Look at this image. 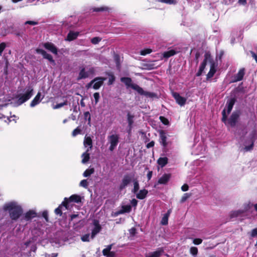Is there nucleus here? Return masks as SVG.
<instances>
[{
  "mask_svg": "<svg viewBox=\"0 0 257 257\" xmlns=\"http://www.w3.org/2000/svg\"><path fill=\"white\" fill-rule=\"evenodd\" d=\"M89 75L87 72L86 68L82 67L80 69V71L79 73V75L77 78V80H79L82 79H85L89 77Z\"/></svg>",
  "mask_w": 257,
  "mask_h": 257,
  "instance_id": "a211bd4d",
  "label": "nucleus"
},
{
  "mask_svg": "<svg viewBox=\"0 0 257 257\" xmlns=\"http://www.w3.org/2000/svg\"><path fill=\"white\" fill-rule=\"evenodd\" d=\"M154 145H155L154 142L151 141L149 143L147 144V147L148 148H152V147H154Z\"/></svg>",
  "mask_w": 257,
  "mask_h": 257,
  "instance_id": "e2e57ef3",
  "label": "nucleus"
},
{
  "mask_svg": "<svg viewBox=\"0 0 257 257\" xmlns=\"http://www.w3.org/2000/svg\"><path fill=\"white\" fill-rule=\"evenodd\" d=\"M43 98V97L41 98V93L38 92L33 100L31 101L30 106L33 107L38 104Z\"/></svg>",
  "mask_w": 257,
  "mask_h": 257,
  "instance_id": "aec40b11",
  "label": "nucleus"
},
{
  "mask_svg": "<svg viewBox=\"0 0 257 257\" xmlns=\"http://www.w3.org/2000/svg\"><path fill=\"white\" fill-rule=\"evenodd\" d=\"M168 215L166 214L164 216V217L162 218L161 220V223L163 225H166L168 223Z\"/></svg>",
  "mask_w": 257,
  "mask_h": 257,
  "instance_id": "a18cd8bd",
  "label": "nucleus"
},
{
  "mask_svg": "<svg viewBox=\"0 0 257 257\" xmlns=\"http://www.w3.org/2000/svg\"><path fill=\"white\" fill-rule=\"evenodd\" d=\"M81 132V130L79 128V127H77L76 128H75L72 132V135L73 137H75L76 135L80 134Z\"/></svg>",
  "mask_w": 257,
  "mask_h": 257,
  "instance_id": "c03bdc74",
  "label": "nucleus"
},
{
  "mask_svg": "<svg viewBox=\"0 0 257 257\" xmlns=\"http://www.w3.org/2000/svg\"><path fill=\"white\" fill-rule=\"evenodd\" d=\"M44 47L55 54H57V49L55 45L51 43H46L44 44Z\"/></svg>",
  "mask_w": 257,
  "mask_h": 257,
  "instance_id": "6ab92c4d",
  "label": "nucleus"
},
{
  "mask_svg": "<svg viewBox=\"0 0 257 257\" xmlns=\"http://www.w3.org/2000/svg\"><path fill=\"white\" fill-rule=\"evenodd\" d=\"M81 240L83 241H89L90 240V234H86L83 236H81Z\"/></svg>",
  "mask_w": 257,
  "mask_h": 257,
  "instance_id": "37998d69",
  "label": "nucleus"
},
{
  "mask_svg": "<svg viewBox=\"0 0 257 257\" xmlns=\"http://www.w3.org/2000/svg\"><path fill=\"white\" fill-rule=\"evenodd\" d=\"M87 72L89 76L90 75H93L96 71L95 68L91 66H88L86 67Z\"/></svg>",
  "mask_w": 257,
  "mask_h": 257,
  "instance_id": "473e14b6",
  "label": "nucleus"
},
{
  "mask_svg": "<svg viewBox=\"0 0 257 257\" xmlns=\"http://www.w3.org/2000/svg\"><path fill=\"white\" fill-rule=\"evenodd\" d=\"M190 197V195L188 193H185L183 196L182 197L180 202L181 203L184 202L187 199H188Z\"/></svg>",
  "mask_w": 257,
  "mask_h": 257,
  "instance_id": "79ce46f5",
  "label": "nucleus"
},
{
  "mask_svg": "<svg viewBox=\"0 0 257 257\" xmlns=\"http://www.w3.org/2000/svg\"><path fill=\"white\" fill-rule=\"evenodd\" d=\"M173 96L178 104L180 106H183L185 105L187 100L186 98L181 96L177 92H174L173 93Z\"/></svg>",
  "mask_w": 257,
  "mask_h": 257,
  "instance_id": "dca6fc26",
  "label": "nucleus"
},
{
  "mask_svg": "<svg viewBox=\"0 0 257 257\" xmlns=\"http://www.w3.org/2000/svg\"><path fill=\"white\" fill-rule=\"evenodd\" d=\"M148 193V191L146 189H142L138 191L137 193H135L136 195V197L139 199H144L146 198L147 194Z\"/></svg>",
  "mask_w": 257,
  "mask_h": 257,
  "instance_id": "412c9836",
  "label": "nucleus"
},
{
  "mask_svg": "<svg viewBox=\"0 0 257 257\" xmlns=\"http://www.w3.org/2000/svg\"><path fill=\"white\" fill-rule=\"evenodd\" d=\"M33 95V89L29 88L25 93H20L16 96L17 100L14 103V106H18L29 100Z\"/></svg>",
  "mask_w": 257,
  "mask_h": 257,
  "instance_id": "7ed1b4c3",
  "label": "nucleus"
},
{
  "mask_svg": "<svg viewBox=\"0 0 257 257\" xmlns=\"http://www.w3.org/2000/svg\"><path fill=\"white\" fill-rule=\"evenodd\" d=\"M133 117L134 116L132 115L130 113L127 114V121L130 129L131 128L132 125L133 123Z\"/></svg>",
  "mask_w": 257,
  "mask_h": 257,
  "instance_id": "f704fd0d",
  "label": "nucleus"
},
{
  "mask_svg": "<svg viewBox=\"0 0 257 257\" xmlns=\"http://www.w3.org/2000/svg\"><path fill=\"white\" fill-rule=\"evenodd\" d=\"M84 117L85 119H88V124H90L91 121L90 113L88 111L85 112L84 113Z\"/></svg>",
  "mask_w": 257,
  "mask_h": 257,
  "instance_id": "4c0bfd02",
  "label": "nucleus"
},
{
  "mask_svg": "<svg viewBox=\"0 0 257 257\" xmlns=\"http://www.w3.org/2000/svg\"><path fill=\"white\" fill-rule=\"evenodd\" d=\"M131 204L132 206L136 207L138 204V201L136 199H133L131 200Z\"/></svg>",
  "mask_w": 257,
  "mask_h": 257,
  "instance_id": "052dcab7",
  "label": "nucleus"
},
{
  "mask_svg": "<svg viewBox=\"0 0 257 257\" xmlns=\"http://www.w3.org/2000/svg\"><path fill=\"white\" fill-rule=\"evenodd\" d=\"M42 216L45 219L46 221H48V214L47 211H44L43 212Z\"/></svg>",
  "mask_w": 257,
  "mask_h": 257,
  "instance_id": "13d9d810",
  "label": "nucleus"
},
{
  "mask_svg": "<svg viewBox=\"0 0 257 257\" xmlns=\"http://www.w3.org/2000/svg\"><path fill=\"white\" fill-rule=\"evenodd\" d=\"M244 75V69L242 68L239 70L238 72L234 75L232 80L230 81L231 83L237 82L242 79Z\"/></svg>",
  "mask_w": 257,
  "mask_h": 257,
  "instance_id": "f3484780",
  "label": "nucleus"
},
{
  "mask_svg": "<svg viewBox=\"0 0 257 257\" xmlns=\"http://www.w3.org/2000/svg\"><path fill=\"white\" fill-rule=\"evenodd\" d=\"M38 24V22L33 21H28L25 23V25L29 24V25H33V26L36 25Z\"/></svg>",
  "mask_w": 257,
  "mask_h": 257,
  "instance_id": "3c124183",
  "label": "nucleus"
},
{
  "mask_svg": "<svg viewBox=\"0 0 257 257\" xmlns=\"http://www.w3.org/2000/svg\"><path fill=\"white\" fill-rule=\"evenodd\" d=\"M129 231L131 235H135V234L136 233V229L135 228L133 227L130 229Z\"/></svg>",
  "mask_w": 257,
  "mask_h": 257,
  "instance_id": "bf43d9fd",
  "label": "nucleus"
},
{
  "mask_svg": "<svg viewBox=\"0 0 257 257\" xmlns=\"http://www.w3.org/2000/svg\"><path fill=\"white\" fill-rule=\"evenodd\" d=\"M207 63H209V64L210 70L206 75L207 80L211 78L214 76L216 71V66L214 61L211 57L210 54L208 52H206L204 55V59L201 64L199 70L196 74V76H200L202 74Z\"/></svg>",
  "mask_w": 257,
  "mask_h": 257,
  "instance_id": "f257e3e1",
  "label": "nucleus"
},
{
  "mask_svg": "<svg viewBox=\"0 0 257 257\" xmlns=\"http://www.w3.org/2000/svg\"><path fill=\"white\" fill-rule=\"evenodd\" d=\"M238 3L240 5L244 6L246 4V0H238Z\"/></svg>",
  "mask_w": 257,
  "mask_h": 257,
  "instance_id": "0e129e2a",
  "label": "nucleus"
},
{
  "mask_svg": "<svg viewBox=\"0 0 257 257\" xmlns=\"http://www.w3.org/2000/svg\"><path fill=\"white\" fill-rule=\"evenodd\" d=\"M170 178V175L165 174L159 179L158 183L161 184H165L168 182Z\"/></svg>",
  "mask_w": 257,
  "mask_h": 257,
  "instance_id": "a878e982",
  "label": "nucleus"
},
{
  "mask_svg": "<svg viewBox=\"0 0 257 257\" xmlns=\"http://www.w3.org/2000/svg\"><path fill=\"white\" fill-rule=\"evenodd\" d=\"M6 47V44L5 43H2L0 44V55L2 54Z\"/></svg>",
  "mask_w": 257,
  "mask_h": 257,
  "instance_id": "8fccbe9b",
  "label": "nucleus"
},
{
  "mask_svg": "<svg viewBox=\"0 0 257 257\" xmlns=\"http://www.w3.org/2000/svg\"><path fill=\"white\" fill-rule=\"evenodd\" d=\"M101 39L99 37H94L91 39V41L93 44H97L101 41Z\"/></svg>",
  "mask_w": 257,
  "mask_h": 257,
  "instance_id": "49530a36",
  "label": "nucleus"
},
{
  "mask_svg": "<svg viewBox=\"0 0 257 257\" xmlns=\"http://www.w3.org/2000/svg\"><path fill=\"white\" fill-rule=\"evenodd\" d=\"M79 35V32L70 31L67 35L66 41H71L77 38Z\"/></svg>",
  "mask_w": 257,
  "mask_h": 257,
  "instance_id": "5701e85b",
  "label": "nucleus"
},
{
  "mask_svg": "<svg viewBox=\"0 0 257 257\" xmlns=\"http://www.w3.org/2000/svg\"><path fill=\"white\" fill-rule=\"evenodd\" d=\"M105 80V78L98 77L91 80L90 83L87 84V87H90L92 85L93 89L97 90L103 84V81Z\"/></svg>",
  "mask_w": 257,
  "mask_h": 257,
  "instance_id": "6e6552de",
  "label": "nucleus"
},
{
  "mask_svg": "<svg viewBox=\"0 0 257 257\" xmlns=\"http://www.w3.org/2000/svg\"><path fill=\"white\" fill-rule=\"evenodd\" d=\"M83 143L85 147L89 146V148L88 149H89V151L91 149L92 147V142L90 137H85Z\"/></svg>",
  "mask_w": 257,
  "mask_h": 257,
  "instance_id": "cd10ccee",
  "label": "nucleus"
},
{
  "mask_svg": "<svg viewBox=\"0 0 257 257\" xmlns=\"http://www.w3.org/2000/svg\"><path fill=\"white\" fill-rule=\"evenodd\" d=\"M122 82L124 83L127 87H131L132 89L136 91V87L139 86L138 85L133 83L131 78L129 77H122L120 79Z\"/></svg>",
  "mask_w": 257,
  "mask_h": 257,
  "instance_id": "ddd939ff",
  "label": "nucleus"
},
{
  "mask_svg": "<svg viewBox=\"0 0 257 257\" xmlns=\"http://www.w3.org/2000/svg\"><path fill=\"white\" fill-rule=\"evenodd\" d=\"M160 143L164 147H167L168 144L167 142V137L165 135V133L163 131L161 132L160 133Z\"/></svg>",
  "mask_w": 257,
  "mask_h": 257,
  "instance_id": "393cba45",
  "label": "nucleus"
},
{
  "mask_svg": "<svg viewBox=\"0 0 257 257\" xmlns=\"http://www.w3.org/2000/svg\"><path fill=\"white\" fill-rule=\"evenodd\" d=\"M152 176V172L149 171L147 174V178L148 180H150Z\"/></svg>",
  "mask_w": 257,
  "mask_h": 257,
  "instance_id": "338daca9",
  "label": "nucleus"
},
{
  "mask_svg": "<svg viewBox=\"0 0 257 257\" xmlns=\"http://www.w3.org/2000/svg\"><path fill=\"white\" fill-rule=\"evenodd\" d=\"M234 103L235 99L233 98H230L227 100L226 102V106L222 112V120L224 123H226V118L227 117V115L231 111L233 106L234 104Z\"/></svg>",
  "mask_w": 257,
  "mask_h": 257,
  "instance_id": "423d86ee",
  "label": "nucleus"
},
{
  "mask_svg": "<svg viewBox=\"0 0 257 257\" xmlns=\"http://www.w3.org/2000/svg\"><path fill=\"white\" fill-rule=\"evenodd\" d=\"M134 175H126L123 177L121 183L120 185L121 189L124 188L132 181Z\"/></svg>",
  "mask_w": 257,
  "mask_h": 257,
  "instance_id": "4468645a",
  "label": "nucleus"
},
{
  "mask_svg": "<svg viewBox=\"0 0 257 257\" xmlns=\"http://www.w3.org/2000/svg\"><path fill=\"white\" fill-rule=\"evenodd\" d=\"M133 183H134V188L132 190V192L134 193V194H135V193H137L139 191V188H140L139 183L137 179L133 180Z\"/></svg>",
  "mask_w": 257,
  "mask_h": 257,
  "instance_id": "7c9ffc66",
  "label": "nucleus"
},
{
  "mask_svg": "<svg viewBox=\"0 0 257 257\" xmlns=\"http://www.w3.org/2000/svg\"><path fill=\"white\" fill-rule=\"evenodd\" d=\"M80 186L85 188H87L88 186V183L86 179L82 180L80 182Z\"/></svg>",
  "mask_w": 257,
  "mask_h": 257,
  "instance_id": "58836bf2",
  "label": "nucleus"
},
{
  "mask_svg": "<svg viewBox=\"0 0 257 257\" xmlns=\"http://www.w3.org/2000/svg\"><path fill=\"white\" fill-rule=\"evenodd\" d=\"M252 57L255 60V61L257 62V56L256 54L252 51L250 52Z\"/></svg>",
  "mask_w": 257,
  "mask_h": 257,
  "instance_id": "774afa93",
  "label": "nucleus"
},
{
  "mask_svg": "<svg viewBox=\"0 0 257 257\" xmlns=\"http://www.w3.org/2000/svg\"><path fill=\"white\" fill-rule=\"evenodd\" d=\"M94 172V170L93 168H90V169H87V170H86L83 174V176L84 177H89L90 176L91 174H92Z\"/></svg>",
  "mask_w": 257,
  "mask_h": 257,
  "instance_id": "2f4dec72",
  "label": "nucleus"
},
{
  "mask_svg": "<svg viewBox=\"0 0 257 257\" xmlns=\"http://www.w3.org/2000/svg\"><path fill=\"white\" fill-rule=\"evenodd\" d=\"M158 163L161 167H163L168 163V158L167 157H161L158 160Z\"/></svg>",
  "mask_w": 257,
  "mask_h": 257,
  "instance_id": "c756f323",
  "label": "nucleus"
},
{
  "mask_svg": "<svg viewBox=\"0 0 257 257\" xmlns=\"http://www.w3.org/2000/svg\"><path fill=\"white\" fill-rule=\"evenodd\" d=\"M159 2L168 4H175L177 0H159Z\"/></svg>",
  "mask_w": 257,
  "mask_h": 257,
  "instance_id": "ea45409f",
  "label": "nucleus"
},
{
  "mask_svg": "<svg viewBox=\"0 0 257 257\" xmlns=\"http://www.w3.org/2000/svg\"><path fill=\"white\" fill-rule=\"evenodd\" d=\"M176 54H177V52L175 51L174 50H170L168 51L164 52L163 55L164 58H168L172 56H174Z\"/></svg>",
  "mask_w": 257,
  "mask_h": 257,
  "instance_id": "c85d7f7f",
  "label": "nucleus"
},
{
  "mask_svg": "<svg viewBox=\"0 0 257 257\" xmlns=\"http://www.w3.org/2000/svg\"><path fill=\"white\" fill-rule=\"evenodd\" d=\"M256 235H257V228L253 229L251 232V237H254Z\"/></svg>",
  "mask_w": 257,
  "mask_h": 257,
  "instance_id": "6e6d98bb",
  "label": "nucleus"
},
{
  "mask_svg": "<svg viewBox=\"0 0 257 257\" xmlns=\"http://www.w3.org/2000/svg\"><path fill=\"white\" fill-rule=\"evenodd\" d=\"M239 116V112H234L232 113L228 120H227V118H226V123L225 124L231 127L235 126L236 122H237Z\"/></svg>",
  "mask_w": 257,
  "mask_h": 257,
  "instance_id": "9b49d317",
  "label": "nucleus"
},
{
  "mask_svg": "<svg viewBox=\"0 0 257 257\" xmlns=\"http://www.w3.org/2000/svg\"><path fill=\"white\" fill-rule=\"evenodd\" d=\"M81 201V197L76 194L71 195L69 198H65L64 201L63 202V204L66 206V208L68 209V204L70 202H73L75 203H80Z\"/></svg>",
  "mask_w": 257,
  "mask_h": 257,
  "instance_id": "9d476101",
  "label": "nucleus"
},
{
  "mask_svg": "<svg viewBox=\"0 0 257 257\" xmlns=\"http://www.w3.org/2000/svg\"><path fill=\"white\" fill-rule=\"evenodd\" d=\"M136 88H137L136 91L141 95H145L149 98H156L157 97L156 93L144 91L140 86H136Z\"/></svg>",
  "mask_w": 257,
  "mask_h": 257,
  "instance_id": "f8f14e48",
  "label": "nucleus"
},
{
  "mask_svg": "<svg viewBox=\"0 0 257 257\" xmlns=\"http://www.w3.org/2000/svg\"><path fill=\"white\" fill-rule=\"evenodd\" d=\"M108 143L110 145L109 150L112 152L117 147L119 142V136L117 134H112L107 137Z\"/></svg>",
  "mask_w": 257,
  "mask_h": 257,
  "instance_id": "0eeeda50",
  "label": "nucleus"
},
{
  "mask_svg": "<svg viewBox=\"0 0 257 257\" xmlns=\"http://www.w3.org/2000/svg\"><path fill=\"white\" fill-rule=\"evenodd\" d=\"M5 211H8L12 220H17L21 215L23 210L22 207L16 202H11L5 204L3 206Z\"/></svg>",
  "mask_w": 257,
  "mask_h": 257,
  "instance_id": "f03ea898",
  "label": "nucleus"
},
{
  "mask_svg": "<svg viewBox=\"0 0 257 257\" xmlns=\"http://www.w3.org/2000/svg\"><path fill=\"white\" fill-rule=\"evenodd\" d=\"M94 98L95 100V103H97L99 98V94L98 92H95L93 94Z\"/></svg>",
  "mask_w": 257,
  "mask_h": 257,
  "instance_id": "864d4df0",
  "label": "nucleus"
},
{
  "mask_svg": "<svg viewBox=\"0 0 257 257\" xmlns=\"http://www.w3.org/2000/svg\"><path fill=\"white\" fill-rule=\"evenodd\" d=\"M104 255L107 256L109 254H112V252L109 251L107 249L104 248L102 251Z\"/></svg>",
  "mask_w": 257,
  "mask_h": 257,
  "instance_id": "603ef678",
  "label": "nucleus"
},
{
  "mask_svg": "<svg viewBox=\"0 0 257 257\" xmlns=\"http://www.w3.org/2000/svg\"><path fill=\"white\" fill-rule=\"evenodd\" d=\"M193 242L194 244L199 245L202 242V239L200 238H194L193 240Z\"/></svg>",
  "mask_w": 257,
  "mask_h": 257,
  "instance_id": "09e8293b",
  "label": "nucleus"
},
{
  "mask_svg": "<svg viewBox=\"0 0 257 257\" xmlns=\"http://www.w3.org/2000/svg\"><path fill=\"white\" fill-rule=\"evenodd\" d=\"M161 250H157L156 251L153 252L151 254L149 255L147 257H160L162 253Z\"/></svg>",
  "mask_w": 257,
  "mask_h": 257,
  "instance_id": "e433bc0d",
  "label": "nucleus"
},
{
  "mask_svg": "<svg viewBox=\"0 0 257 257\" xmlns=\"http://www.w3.org/2000/svg\"><path fill=\"white\" fill-rule=\"evenodd\" d=\"M189 186L187 184H185L181 187V189L183 191H186L188 190Z\"/></svg>",
  "mask_w": 257,
  "mask_h": 257,
  "instance_id": "4d7b16f0",
  "label": "nucleus"
},
{
  "mask_svg": "<svg viewBox=\"0 0 257 257\" xmlns=\"http://www.w3.org/2000/svg\"><path fill=\"white\" fill-rule=\"evenodd\" d=\"M114 81V77L113 75H111L109 78L108 81L109 84H111Z\"/></svg>",
  "mask_w": 257,
  "mask_h": 257,
  "instance_id": "680f3d73",
  "label": "nucleus"
},
{
  "mask_svg": "<svg viewBox=\"0 0 257 257\" xmlns=\"http://www.w3.org/2000/svg\"><path fill=\"white\" fill-rule=\"evenodd\" d=\"M91 238L93 239L95 236L101 231L102 228L98 220L94 219L92 223Z\"/></svg>",
  "mask_w": 257,
  "mask_h": 257,
  "instance_id": "1a4fd4ad",
  "label": "nucleus"
},
{
  "mask_svg": "<svg viewBox=\"0 0 257 257\" xmlns=\"http://www.w3.org/2000/svg\"><path fill=\"white\" fill-rule=\"evenodd\" d=\"M107 8L106 7H100V8H94L93 9V11L94 12H101L107 10Z\"/></svg>",
  "mask_w": 257,
  "mask_h": 257,
  "instance_id": "de8ad7c7",
  "label": "nucleus"
},
{
  "mask_svg": "<svg viewBox=\"0 0 257 257\" xmlns=\"http://www.w3.org/2000/svg\"><path fill=\"white\" fill-rule=\"evenodd\" d=\"M66 104H67V102H64L63 103H59V104H57L56 106H55L54 108L55 109L59 108H60V107H62L64 105H66Z\"/></svg>",
  "mask_w": 257,
  "mask_h": 257,
  "instance_id": "5fc2aeb1",
  "label": "nucleus"
},
{
  "mask_svg": "<svg viewBox=\"0 0 257 257\" xmlns=\"http://www.w3.org/2000/svg\"><path fill=\"white\" fill-rule=\"evenodd\" d=\"M131 209H132V207L131 205H124V206H122V208L120 210H119L115 213V214L116 215H117L123 214V213H124L126 212L128 213L131 211Z\"/></svg>",
  "mask_w": 257,
  "mask_h": 257,
  "instance_id": "4be33fe9",
  "label": "nucleus"
},
{
  "mask_svg": "<svg viewBox=\"0 0 257 257\" xmlns=\"http://www.w3.org/2000/svg\"><path fill=\"white\" fill-rule=\"evenodd\" d=\"M254 134H252L247 137H240L239 139L240 143H241L244 146V150L246 152L251 150L253 146Z\"/></svg>",
  "mask_w": 257,
  "mask_h": 257,
  "instance_id": "20e7f679",
  "label": "nucleus"
},
{
  "mask_svg": "<svg viewBox=\"0 0 257 257\" xmlns=\"http://www.w3.org/2000/svg\"><path fill=\"white\" fill-rule=\"evenodd\" d=\"M62 206H65L66 207V206L63 204V202L62 203L61 205H60L58 207L55 209V212L56 214L59 215H62V213L61 208L62 207Z\"/></svg>",
  "mask_w": 257,
  "mask_h": 257,
  "instance_id": "c9c22d12",
  "label": "nucleus"
},
{
  "mask_svg": "<svg viewBox=\"0 0 257 257\" xmlns=\"http://www.w3.org/2000/svg\"><path fill=\"white\" fill-rule=\"evenodd\" d=\"M253 206L250 201H247L243 203L242 207L235 211H232L230 216L231 217H236L240 216L241 214L248 211Z\"/></svg>",
  "mask_w": 257,
  "mask_h": 257,
  "instance_id": "39448f33",
  "label": "nucleus"
},
{
  "mask_svg": "<svg viewBox=\"0 0 257 257\" xmlns=\"http://www.w3.org/2000/svg\"><path fill=\"white\" fill-rule=\"evenodd\" d=\"M89 151V149H87L85 152L83 153L81 155V157L82 158V163L85 164L89 160V154L88 152Z\"/></svg>",
  "mask_w": 257,
  "mask_h": 257,
  "instance_id": "bb28decb",
  "label": "nucleus"
},
{
  "mask_svg": "<svg viewBox=\"0 0 257 257\" xmlns=\"http://www.w3.org/2000/svg\"><path fill=\"white\" fill-rule=\"evenodd\" d=\"M57 1V0H45V1L43 0L42 2L43 3V4H46V3H48V2L54 3V2H56Z\"/></svg>",
  "mask_w": 257,
  "mask_h": 257,
  "instance_id": "69168bd1",
  "label": "nucleus"
},
{
  "mask_svg": "<svg viewBox=\"0 0 257 257\" xmlns=\"http://www.w3.org/2000/svg\"><path fill=\"white\" fill-rule=\"evenodd\" d=\"M36 216V213L34 211L30 210L25 214L24 219L28 221L34 218Z\"/></svg>",
  "mask_w": 257,
  "mask_h": 257,
  "instance_id": "b1692460",
  "label": "nucleus"
},
{
  "mask_svg": "<svg viewBox=\"0 0 257 257\" xmlns=\"http://www.w3.org/2000/svg\"><path fill=\"white\" fill-rule=\"evenodd\" d=\"M190 253L193 256H196L198 253V248L196 247L192 246L190 248Z\"/></svg>",
  "mask_w": 257,
  "mask_h": 257,
  "instance_id": "72a5a7b5",
  "label": "nucleus"
},
{
  "mask_svg": "<svg viewBox=\"0 0 257 257\" xmlns=\"http://www.w3.org/2000/svg\"><path fill=\"white\" fill-rule=\"evenodd\" d=\"M36 51L38 53L41 54L44 58L48 59L53 64H55V61L53 59L52 56L50 54L47 53L45 50L43 49H37Z\"/></svg>",
  "mask_w": 257,
  "mask_h": 257,
  "instance_id": "2eb2a0df",
  "label": "nucleus"
},
{
  "mask_svg": "<svg viewBox=\"0 0 257 257\" xmlns=\"http://www.w3.org/2000/svg\"><path fill=\"white\" fill-rule=\"evenodd\" d=\"M152 50L150 49H146L143 50H141L140 52V54L142 55H146L147 54H150L152 52Z\"/></svg>",
  "mask_w": 257,
  "mask_h": 257,
  "instance_id": "a19ab883",
  "label": "nucleus"
}]
</instances>
